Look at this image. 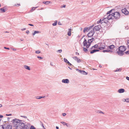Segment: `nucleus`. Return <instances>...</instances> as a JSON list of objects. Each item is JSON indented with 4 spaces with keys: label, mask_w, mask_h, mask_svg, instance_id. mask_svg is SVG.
I'll return each instance as SVG.
<instances>
[{
    "label": "nucleus",
    "mask_w": 129,
    "mask_h": 129,
    "mask_svg": "<svg viewBox=\"0 0 129 129\" xmlns=\"http://www.w3.org/2000/svg\"><path fill=\"white\" fill-rule=\"evenodd\" d=\"M73 59H75L76 60H77V59L78 58V57L76 56H74L73 57Z\"/></svg>",
    "instance_id": "nucleus-36"
},
{
    "label": "nucleus",
    "mask_w": 129,
    "mask_h": 129,
    "mask_svg": "<svg viewBox=\"0 0 129 129\" xmlns=\"http://www.w3.org/2000/svg\"><path fill=\"white\" fill-rule=\"evenodd\" d=\"M118 49V51L117 52V53L119 55L121 56L124 54V52L126 49V48L124 46H121L119 47Z\"/></svg>",
    "instance_id": "nucleus-2"
},
{
    "label": "nucleus",
    "mask_w": 129,
    "mask_h": 129,
    "mask_svg": "<svg viewBox=\"0 0 129 129\" xmlns=\"http://www.w3.org/2000/svg\"><path fill=\"white\" fill-rule=\"evenodd\" d=\"M24 125L23 129H28L30 127V125L29 124H27L25 125L24 123Z\"/></svg>",
    "instance_id": "nucleus-10"
},
{
    "label": "nucleus",
    "mask_w": 129,
    "mask_h": 129,
    "mask_svg": "<svg viewBox=\"0 0 129 129\" xmlns=\"http://www.w3.org/2000/svg\"><path fill=\"white\" fill-rule=\"evenodd\" d=\"M24 39H20V40L21 41H22Z\"/></svg>",
    "instance_id": "nucleus-60"
},
{
    "label": "nucleus",
    "mask_w": 129,
    "mask_h": 129,
    "mask_svg": "<svg viewBox=\"0 0 129 129\" xmlns=\"http://www.w3.org/2000/svg\"><path fill=\"white\" fill-rule=\"evenodd\" d=\"M101 24H102L103 22H104V21H103V19L102 20H101Z\"/></svg>",
    "instance_id": "nucleus-50"
},
{
    "label": "nucleus",
    "mask_w": 129,
    "mask_h": 129,
    "mask_svg": "<svg viewBox=\"0 0 129 129\" xmlns=\"http://www.w3.org/2000/svg\"><path fill=\"white\" fill-rule=\"evenodd\" d=\"M6 116H10L12 115V114H6Z\"/></svg>",
    "instance_id": "nucleus-48"
},
{
    "label": "nucleus",
    "mask_w": 129,
    "mask_h": 129,
    "mask_svg": "<svg viewBox=\"0 0 129 129\" xmlns=\"http://www.w3.org/2000/svg\"><path fill=\"white\" fill-rule=\"evenodd\" d=\"M60 123L62 124L63 125H65L66 123L63 121H61Z\"/></svg>",
    "instance_id": "nucleus-37"
},
{
    "label": "nucleus",
    "mask_w": 129,
    "mask_h": 129,
    "mask_svg": "<svg viewBox=\"0 0 129 129\" xmlns=\"http://www.w3.org/2000/svg\"><path fill=\"white\" fill-rule=\"evenodd\" d=\"M94 33V31H93V30H91L88 33L87 35L89 37H91L93 36Z\"/></svg>",
    "instance_id": "nucleus-8"
},
{
    "label": "nucleus",
    "mask_w": 129,
    "mask_h": 129,
    "mask_svg": "<svg viewBox=\"0 0 129 129\" xmlns=\"http://www.w3.org/2000/svg\"><path fill=\"white\" fill-rule=\"evenodd\" d=\"M69 31L68 33V35L69 36H71V28L69 29Z\"/></svg>",
    "instance_id": "nucleus-18"
},
{
    "label": "nucleus",
    "mask_w": 129,
    "mask_h": 129,
    "mask_svg": "<svg viewBox=\"0 0 129 129\" xmlns=\"http://www.w3.org/2000/svg\"><path fill=\"white\" fill-rule=\"evenodd\" d=\"M87 43H88L87 42L86 40L84 39V40L83 43V46H86L87 48H88L90 46V44H87Z\"/></svg>",
    "instance_id": "nucleus-6"
},
{
    "label": "nucleus",
    "mask_w": 129,
    "mask_h": 129,
    "mask_svg": "<svg viewBox=\"0 0 129 129\" xmlns=\"http://www.w3.org/2000/svg\"><path fill=\"white\" fill-rule=\"evenodd\" d=\"M57 51L60 53H61L62 52V50L61 49Z\"/></svg>",
    "instance_id": "nucleus-40"
},
{
    "label": "nucleus",
    "mask_w": 129,
    "mask_h": 129,
    "mask_svg": "<svg viewBox=\"0 0 129 129\" xmlns=\"http://www.w3.org/2000/svg\"><path fill=\"white\" fill-rule=\"evenodd\" d=\"M98 49L100 50H102L105 48V44L104 43H101L100 44V47L98 48Z\"/></svg>",
    "instance_id": "nucleus-7"
},
{
    "label": "nucleus",
    "mask_w": 129,
    "mask_h": 129,
    "mask_svg": "<svg viewBox=\"0 0 129 129\" xmlns=\"http://www.w3.org/2000/svg\"><path fill=\"white\" fill-rule=\"evenodd\" d=\"M51 3L50 1L43 2V3L45 5L49 4V3Z\"/></svg>",
    "instance_id": "nucleus-24"
},
{
    "label": "nucleus",
    "mask_w": 129,
    "mask_h": 129,
    "mask_svg": "<svg viewBox=\"0 0 129 129\" xmlns=\"http://www.w3.org/2000/svg\"><path fill=\"white\" fill-rule=\"evenodd\" d=\"M115 47L114 45H110L108 47V48L110 49H112L114 48Z\"/></svg>",
    "instance_id": "nucleus-14"
},
{
    "label": "nucleus",
    "mask_w": 129,
    "mask_h": 129,
    "mask_svg": "<svg viewBox=\"0 0 129 129\" xmlns=\"http://www.w3.org/2000/svg\"><path fill=\"white\" fill-rule=\"evenodd\" d=\"M66 124H65V125H66L67 127H68V124L66 123Z\"/></svg>",
    "instance_id": "nucleus-62"
},
{
    "label": "nucleus",
    "mask_w": 129,
    "mask_h": 129,
    "mask_svg": "<svg viewBox=\"0 0 129 129\" xmlns=\"http://www.w3.org/2000/svg\"><path fill=\"white\" fill-rule=\"evenodd\" d=\"M121 11L125 15H127L129 14V12L125 8L122 9Z\"/></svg>",
    "instance_id": "nucleus-9"
},
{
    "label": "nucleus",
    "mask_w": 129,
    "mask_h": 129,
    "mask_svg": "<svg viewBox=\"0 0 129 129\" xmlns=\"http://www.w3.org/2000/svg\"><path fill=\"white\" fill-rule=\"evenodd\" d=\"M26 33L27 34H28L29 33V30H27L26 31Z\"/></svg>",
    "instance_id": "nucleus-51"
},
{
    "label": "nucleus",
    "mask_w": 129,
    "mask_h": 129,
    "mask_svg": "<svg viewBox=\"0 0 129 129\" xmlns=\"http://www.w3.org/2000/svg\"><path fill=\"white\" fill-rule=\"evenodd\" d=\"M13 122V125L15 129H23L24 126V123L22 120H20L17 119H15L11 121Z\"/></svg>",
    "instance_id": "nucleus-1"
},
{
    "label": "nucleus",
    "mask_w": 129,
    "mask_h": 129,
    "mask_svg": "<svg viewBox=\"0 0 129 129\" xmlns=\"http://www.w3.org/2000/svg\"><path fill=\"white\" fill-rule=\"evenodd\" d=\"M89 29V28L88 27H86L84 28L83 30V32L85 33L86 31H87Z\"/></svg>",
    "instance_id": "nucleus-31"
},
{
    "label": "nucleus",
    "mask_w": 129,
    "mask_h": 129,
    "mask_svg": "<svg viewBox=\"0 0 129 129\" xmlns=\"http://www.w3.org/2000/svg\"><path fill=\"white\" fill-rule=\"evenodd\" d=\"M40 33V32L39 31H34V33L33 34V36H34L36 34L39 33Z\"/></svg>",
    "instance_id": "nucleus-26"
},
{
    "label": "nucleus",
    "mask_w": 129,
    "mask_h": 129,
    "mask_svg": "<svg viewBox=\"0 0 129 129\" xmlns=\"http://www.w3.org/2000/svg\"><path fill=\"white\" fill-rule=\"evenodd\" d=\"M57 21L56 20L54 22V23L52 24L53 25V26L56 25H57Z\"/></svg>",
    "instance_id": "nucleus-30"
},
{
    "label": "nucleus",
    "mask_w": 129,
    "mask_h": 129,
    "mask_svg": "<svg viewBox=\"0 0 129 129\" xmlns=\"http://www.w3.org/2000/svg\"><path fill=\"white\" fill-rule=\"evenodd\" d=\"M82 71L79 70V71H78V72L81 73V72H82Z\"/></svg>",
    "instance_id": "nucleus-58"
},
{
    "label": "nucleus",
    "mask_w": 129,
    "mask_h": 129,
    "mask_svg": "<svg viewBox=\"0 0 129 129\" xmlns=\"http://www.w3.org/2000/svg\"><path fill=\"white\" fill-rule=\"evenodd\" d=\"M62 114L63 116H65L66 115V113H63Z\"/></svg>",
    "instance_id": "nucleus-52"
},
{
    "label": "nucleus",
    "mask_w": 129,
    "mask_h": 129,
    "mask_svg": "<svg viewBox=\"0 0 129 129\" xmlns=\"http://www.w3.org/2000/svg\"><path fill=\"white\" fill-rule=\"evenodd\" d=\"M29 129H36V128L33 125H31Z\"/></svg>",
    "instance_id": "nucleus-33"
},
{
    "label": "nucleus",
    "mask_w": 129,
    "mask_h": 129,
    "mask_svg": "<svg viewBox=\"0 0 129 129\" xmlns=\"http://www.w3.org/2000/svg\"><path fill=\"white\" fill-rule=\"evenodd\" d=\"M21 117H23L24 118H27V117L26 116H21Z\"/></svg>",
    "instance_id": "nucleus-45"
},
{
    "label": "nucleus",
    "mask_w": 129,
    "mask_h": 129,
    "mask_svg": "<svg viewBox=\"0 0 129 129\" xmlns=\"http://www.w3.org/2000/svg\"><path fill=\"white\" fill-rule=\"evenodd\" d=\"M37 7H33V8H32V10H34L35 9V8H37Z\"/></svg>",
    "instance_id": "nucleus-46"
},
{
    "label": "nucleus",
    "mask_w": 129,
    "mask_h": 129,
    "mask_svg": "<svg viewBox=\"0 0 129 129\" xmlns=\"http://www.w3.org/2000/svg\"><path fill=\"white\" fill-rule=\"evenodd\" d=\"M37 58H40L41 59H43V57H41L39 56H37Z\"/></svg>",
    "instance_id": "nucleus-43"
},
{
    "label": "nucleus",
    "mask_w": 129,
    "mask_h": 129,
    "mask_svg": "<svg viewBox=\"0 0 129 129\" xmlns=\"http://www.w3.org/2000/svg\"><path fill=\"white\" fill-rule=\"evenodd\" d=\"M113 17L114 18V21L116 20L119 19L120 16V14L118 12H114L113 13Z\"/></svg>",
    "instance_id": "nucleus-4"
},
{
    "label": "nucleus",
    "mask_w": 129,
    "mask_h": 129,
    "mask_svg": "<svg viewBox=\"0 0 129 129\" xmlns=\"http://www.w3.org/2000/svg\"><path fill=\"white\" fill-rule=\"evenodd\" d=\"M40 124H41V125L43 127V128H44L45 129V128H44V126L43 125V124L42 123L41 121H40Z\"/></svg>",
    "instance_id": "nucleus-39"
},
{
    "label": "nucleus",
    "mask_w": 129,
    "mask_h": 129,
    "mask_svg": "<svg viewBox=\"0 0 129 129\" xmlns=\"http://www.w3.org/2000/svg\"><path fill=\"white\" fill-rule=\"evenodd\" d=\"M94 39V38H92L88 40L87 43H88L89 44H90V45H91V43L93 41Z\"/></svg>",
    "instance_id": "nucleus-19"
},
{
    "label": "nucleus",
    "mask_w": 129,
    "mask_h": 129,
    "mask_svg": "<svg viewBox=\"0 0 129 129\" xmlns=\"http://www.w3.org/2000/svg\"><path fill=\"white\" fill-rule=\"evenodd\" d=\"M108 19L107 18V17H105V16L103 18V21H104V23H107L108 22Z\"/></svg>",
    "instance_id": "nucleus-12"
},
{
    "label": "nucleus",
    "mask_w": 129,
    "mask_h": 129,
    "mask_svg": "<svg viewBox=\"0 0 129 129\" xmlns=\"http://www.w3.org/2000/svg\"><path fill=\"white\" fill-rule=\"evenodd\" d=\"M99 51V50L98 49H93L90 51V53L92 54L96 52H98Z\"/></svg>",
    "instance_id": "nucleus-15"
},
{
    "label": "nucleus",
    "mask_w": 129,
    "mask_h": 129,
    "mask_svg": "<svg viewBox=\"0 0 129 129\" xmlns=\"http://www.w3.org/2000/svg\"><path fill=\"white\" fill-rule=\"evenodd\" d=\"M79 70L78 69H76V70L78 72L79 71Z\"/></svg>",
    "instance_id": "nucleus-64"
},
{
    "label": "nucleus",
    "mask_w": 129,
    "mask_h": 129,
    "mask_svg": "<svg viewBox=\"0 0 129 129\" xmlns=\"http://www.w3.org/2000/svg\"><path fill=\"white\" fill-rule=\"evenodd\" d=\"M45 97V96H36V98L37 99H40L42 98H44Z\"/></svg>",
    "instance_id": "nucleus-23"
},
{
    "label": "nucleus",
    "mask_w": 129,
    "mask_h": 129,
    "mask_svg": "<svg viewBox=\"0 0 129 129\" xmlns=\"http://www.w3.org/2000/svg\"><path fill=\"white\" fill-rule=\"evenodd\" d=\"M35 53L36 54H39L41 52L39 50H38L37 51H35Z\"/></svg>",
    "instance_id": "nucleus-32"
},
{
    "label": "nucleus",
    "mask_w": 129,
    "mask_h": 129,
    "mask_svg": "<svg viewBox=\"0 0 129 129\" xmlns=\"http://www.w3.org/2000/svg\"><path fill=\"white\" fill-rule=\"evenodd\" d=\"M101 19H100V20H99L97 22V23L99 24V23H101Z\"/></svg>",
    "instance_id": "nucleus-47"
},
{
    "label": "nucleus",
    "mask_w": 129,
    "mask_h": 129,
    "mask_svg": "<svg viewBox=\"0 0 129 129\" xmlns=\"http://www.w3.org/2000/svg\"><path fill=\"white\" fill-rule=\"evenodd\" d=\"M63 60H64V61L67 63L69 65V66H72V64L71 63L68 61V60L67 59H66V58H64L63 59Z\"/></svg>",
    "instance_id": "nucleus-13"
},
{
    "label": "nucleus",
    "mask_w": 129,
    "mask_h": 129,
    "mask_svg": "<svg viewBox=\"0 0 129 129\" xmlns=\"http://www.w3.org/2000/svg\"><path fill=\"white\" fill-rule=\"evenodd\" d=\"M6 129H12V126L9 125H7L6 127Z\"/></svg>",
    "instance_id": "nucleus-25"
},
{
    "label": "nucleus",
    "mask_w": 129,
    "mask_h": 129,
    "mask_svg": "<svg viewBox=\"0 0 129 129\" xmlns=\"http://www.w3.org/2000/svg\"><path fill=\"white\" fill-rule=\"evenodd\" d=\"M3 117V116L2 115H0V118H2Z\"/></svg>",
    "instance_id": "nucleus-56"
},
{
    "label": "nucleus",
    "mask_w": 129,
    "mask_h": 129,
    "mask_svg": "<svg viewBox=\"0 0 129 129\" xmlns=\"http://www.w3.org/2000/svg\"><path fill=\"white\" fill-rule=\"evenodd\" d=\"M81 73L84 75H86L87 74V73L84 71H82Z\"/></svg>",
    "instance_id": "nucleus-27"
},
{
    "label": "nucleus",
    "mask_w": 129,
    "mask_h": 129,
    "mask_svg": "<svg viewBox=\"0 0 129 129\" xmlns=\"http://www.w3.org/2000/svg\"><path fill=\"white\" fill-rule=\"evenodd\" d=\"M125 53L126 54H129V51L125 52Z\"/></svg>",
    "instance_id": "nucleus-41"
},
{
    "label": "nucleus",
    "mask_w": 129,
    "mask_h": 129,
    "mask_svg": "<svg viewBox=\"0 0 129 129\" xmlns=\"http://www.w3.org/2000/svg\"><path fill=\"white\" fill-rule=\"evenodd\" d=\"M4 48L5 49H8V50H9V48H7L6 47H4Z\"/></svg>",
    "instance_id": "nucleus-54"
},
{
    "label": "nucleus",
    "mask_w": 129,
    "mask_h": 129,
    "mask_svg": "<svg viewBox=\"0 0 129 129\" xmlns=\"http://www.w3.org/2000/svg\"><path fill=\"white\" fill-rule=\"evenodd\" d=\"M83 51L85 52H86L88 51L87 49L85 48V47H83Z\"/></svg>",
    "instance_id": "nucleus-35"
},
{
    "label": "nucleus",
    "mask_w": 129,
    "mask_h": 129,
    "mask_svg": "<svg viewBox=\"0 0 129 129\" xmlns=\"http://www.w3.org/2000/svg\"><path fill=\"white\" fill-rule=\"evenodd\" d=\"M114 9H112L108 11L106 14V15H105V17H106L109 20L111 19H112L114 20V17H113V13H112V14H111V13L112 12H114Z\"/></svg>",
    "instance_id": "nucleus-3"
},
{
    "label": "nucleus",
    "mask_w": 129,
    "mask_h": 129,
    "mask_svg": "<svg viewBox=\"0 0 129 129\" xmlns=\"http://www.w3.org/2000/svg\"><path fill=\"white\" fill-rule=\"evenodd\" d=\"M103 52H112L113 51L112 50H103Z\"/></svg>",
    "instance_id": "nucleus-20"
},
{
    "label": "nucleus",
    "mask_w": 129,
    "mask_h": 129,
    "mask_svg": "<svg viewBox=\"0 0 129 129\" xmlns=\"http://www.w3.org/2000/svg\"><path fill=\"white\" fill-rule=\"evenodd\" d=\"M2 107V105L1 104H0V108L1 107Z\"/></svg>",
    "instance_id": "nucleus-63"
},
{
    "label": "nucleus",
    "mask_w": 129,
    "mask_h": 129,
    "mask_svg": "<svg viewBox=\"0 0 129 129\" xmlns=\"http://www.w3.org/2000/svg\"><path fill=\"white\" fill-rule=\"evenodd\" d=\"M76 55H79V53L77 52H76Z\"/></svg>",
    "instance_id": "nucleus-57"
},
{
    "label": "nucleus",
    "mask_w": 129,
    "mask_h": 129,
    "mask_svg": "<svg viewBox=\"0 0 129 129\" xmlns=\"http://www.w3.org/2000/svg\"><path fill=\"white\" fill-rule=\"evenodd\" d=\"M99 113H102L103 114H104V113L103 112H102V111H99Z\"/></svg>",
    "instance_id": "nucleus-49"
},
{
    "label": "nucleus",
    "mask_w": 129,
    "mask_h": 129,
    "mask_svg": "<svg viewBox=\"0 0 129 129\" xmlns=\"http://www.w3.org/2000/svg\"><path fill=\"white\" fill-rule=\"evenodd\" d=\"M77 61L78 63H79L81 61V60L78 58L77 59Z\"/></svg>",
    "instance_id": "nucleus-34"
},
{
    "label": "nucleus",
    "mask_w": 129,
    "mask_h": 129,
    "mask_svg": "<svg viewBox=\"0 0 129 129\" xmlns=\"http://www.w3.org/2000/svg\"><path fill=\"white\" fill-rule=\"evenodd\" d=\"M62 82L65 83H68L69 82V81L68 79H63L62 80Z\"/></svg>",
    "instance_id": "nucleus-11"
},
{
    "label": "nucleus",
    "mask_w": 129,
    "mask_h": 129,
    "mask_svg": "<svg viewBox=\"0 0 129 129\" xmlns=\"http://www.w3.org/2000/svg\"><path fill=\"white\" fill-rule=\"evenodd\" d=\"M125 90L124 89L121 88L118 89V92L119 93H122L124 92Z\"/></svg>",
    "instance_id": "nucleus-17"
},
{
    "label": "nucleus",
    "mask_w": 129,
    "mask_h": 129,
    "mask_svg": "<svg viewBox=\"0 0 129 129\" xmlns=\"http://www.w3.org/2000/svg\"><path fill=\"white\" fill-rule=\"evenodd\" d=\"M122 101L124 102H129V98H127L126 99H123Z\"/></svg>",
    "instance_id": "nucleus-22"
},
{
    "label": "nucleus",
    "mask_w": 129,
    "mask_h": 129,
    "mask_svg": "<svg viewBox=\"0 0 129 129\" xmlns=\"http://www.w3.org/2000/svg\"><path fill=\"white\" fill-rule=\"evenodd\" d=\"M5 127V125H1L0 126V129H4V127Z\"/></svg>",
    "instance_id": "nucleus-28"
},
{
    "label": "nucleus",
    "mask_w": 129,
    "mask_h": 129,
    "mask_svg": "<svg viewBox=\"0 0 129 129\" xmlns=\"http://www.w3.org/2000/svg\"><path fill=\"white\" fill-rule=\"evenodd\" d=\"M25 29H26V28H23L21 29V30H25Z\"/></svg>",
    "instance_id": "nucleus-59"
},
{
    "label": "nucleus",
    "mask_w": 129,
    "mask_h": 129,
    "mask_svg": "<svg viewBox=\"0 0 129 129\" xmlns=\"http://www.w3.org/2000/svg\"><path fill=\"white\" fill-rule=\"evenodd\" d=\"M127 43L128 47L129 48V40L127 41Z\"/></svg>",
    "instance_id": "nucleus-42"
},
{
    "label": "nucleus",
    "mask_w": 129,
    "mask_h": 129,
    "mask_svg": "<svg viewBox=\"0 0 129 129\" xmlns=\"http://www.w3.org/2000/svg\"><path fill=\"white\" fill-rule=\"evenodd\" d=\"M24 67L26 69L30 70V67H29L27 65H24Z\"/></svg>",
    "instance_id": "nucleus-21"
},
{
    "label": "nucleus",
    "mask_w": 129,
    "mask_h": 129,
    "mask_svg": "<svg viewBox=\"0 0 129 129\" xmlns=\"http://www.w3.org/2000/svg\"><path fill=\"white\" fill-rule=\"evenodd\" d=\"M99 44H96L91 47V49H93L94 48H98L99 47Z\"/></svg>",
    "instance_id": "nucleus-16"
},
{
    "label": "nucleus",
    "mask_w": 129,
    "mask_h": 129,
    "mask_svg": "<svg viewBox=\"0 0 129 129\" xmlns=\"http://www.w3.org/2000/svg\"><path fill=\"white\" fill-rule=\"evenodd\" d=\"M126 79H127V80H129V77H126Z\"/></svg>",
    "instance_id": "nucleus-55"
},
{
    "label": "nucleus",
    "mask_w": 129,
    "mask_h": 129,
    "mask_svg": "<svg viewBox=\"0 0 129 129\" xmlns=\"http://www.w3.org/2000/svg\"><path fill=\"white\" fill-rule=\"evenodd\" d=\"M101 25H98L95 26L92 29V30H93L94 31H99L101 28Z\"/></svg>",
    "instance_id": "nucleus-5"
},
{
    "label": "nucleus",
    "mask_w": 129,
    "mask_h": 129,
    "mask_svg": "<svg viewBox=\"0 0 129 129\" xmlns=\"http://www.w3.org/2000/svg\"><path fill=\"white\" fill-rule=\"evenodd\" d=\"M94 26V25H93L90 27H88L89 28V29H90L93 26Z\"/></svg>",
    "instance_id": "nucleus-38"
},
{
    "label": "nucleus",
    "mask_w": 129,
    "mask_h": 129,
    "mask_svg": "<svg viewBox=\"0 0 129 129\" xmlns=\"http://www.w3.org/2000/svg\"><path fill=\"white\" fill-rule=\"evenodd\" d=\"M28 25H30V26H34V25L33 24H28Z\"/></svg>",
    "instance_id": "nucleus-53"
},
{
    "label": "nucleus",
    "mask_w": 129,
    "mask_h": 129,
    "mask_svg": "<svg viewBox=\"0 0 129 129\" xmlns=\"http://www.w3.org/2000/svg\"><path fill=\"white\" fill-rule=\"evenodd\" d=\"M66 7V5H63L61 6V8H65Z\"/></svg>",
    "instance_id": "nucleus-44"
},
{
    "label": "nucleus",
    "mask_w": 129,
    "mask_h": 129,
    "mask_svg": "<svg viewBox=\"0 0 129 129\" xmlns=\"http://www.w3.org/2000/svg\"><path fill=\"white\" fill-rule=\"evenodd\" d=\"M121 70V68H119L118 69H117L115 70L114 71L115 72H116L117 71L120 72Z\"/></svg>",
    "instance_id": "nucleus-29"
},
{
    "label": "nucleus",
    "mask_w": 129,
    "mask_h": 129,
    "mask_svg": "<svg viewBox=\"0 0 129 129\" xmlns=\"http://www.w3.org/2000/svg\"><path fill=\"white\" fill-rule=\"evenodd\" d=\"M56 128L57 129H59V127H58L57 126H56Z\"/></svg>",
    "instance_id": "nucleus-61"
}]
</instances>
